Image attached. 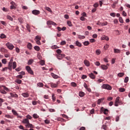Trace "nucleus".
<instances>
[{
	"instance_id": "3",
	"label": "nucleus",
	"mask_w": 130,
	"mask_h": 130,
	"mask_svg": "<svg viewBox=\"0 0 130 130\" xmlns=\"http://www.w3.org/2000/svg\"><path fill=\"white\" fill-rule=\"evenodd\" d=\"M25 69L29 74H30V75H34V72H33V70L31 69L30 66H26Z\"/></svg>"
},
{
	"instance_id": "51",
	"label": "nucleus",
	"mask_w": 130,
	"mask_h": 130,
	"mask_svg": "<svg viewBox=\"0 0 130 130\" xmlns=\"http://www.w3.org/2000/svg\"><path fill=\"white\" fill-rule=\"evenodd\" d=\"M119 21L120 23H123V19H122V17H120L119 18Z\"/></svg>"
},
{
	"instance_id": "45",
	"label": "nucleus",
	"mask_w": 130,
	"mask_h": 130,
	"mask_svg": "<svg viewBox=\"0 0 130 130\" xmlns=\"http://www.w3.org/2000/svg\"><path fill=\"white\" fill-rule=\"evenodd\" d=\"M104 49H106V50L108 49V48H109V45L106 44L105 46H104Z\"/></svg>"
},
{
	"instance_id": "14",
	"label": "nucleus",
	"mask_w": 130,
	"mask_h": 130,
	"mask_svg": "<svg viewBox=\"0 0 130 130\" xmlns=\"http://www.w3.org/2000/svg\"><path fill=\"white\" fill-rule=\"evenodd\" d=\"M47 25H53V26H55L56 25V23L54 22L53 21H51L50 20H49L47 22Z\"/></svg>"
},
{
	"instance_id": "61",
	"label": "nucleus",
	"mask_w": 130,
	"mask_h": 130,
	"mask_svg": "<svg viewBox=\"0 0 130 130\" xmlns=\"http://www.w3.org/2000/svg\"><path fill=\"white\" fill-rule=\"evenodd\" d=\"M80 20H81V21H85V20H86V18L84 17V16H81L80 18Z\"/></svg>"
},
{
	"instance_id": "63",
	"label": "nucleus",
	"mask_w": 130,
	"mask_h": 130,
	"mask_svg": "<svg viewBox=\"0 0 130 130\" xmlns=\"http://www.w3.org/2000/svg\"><path fill=\"white\" fill-rule=\"evenodd\" d=\"M94 112H95V110L94 109H91L90 112L91 114H94Z\"/></svg>"
},
{
	"instance_id": "50",
	"label": "nucleus",
	"mask_w": 130,
	"mask_h": 130,
	"mask_svg": "<svg viewBox=\"0 0 130 130\" xmlns=\"http://www.w3.org/2000/svg\"><path fill=\"white\" fill-rule=\"evenodd\" d=\"M67 44V43L66 42V41H62L60 43V45H66Z\"/></svg>"
},
{
	"instance_id": "41",
	"label": "nucleus",
	"mask_w": 130,
	"mask_h": 130,
	"mask_svg": "<svg viewBox=\"0 0 130 130\" xmlns=\"http://www.w3.org/2000/svg\"><path fill=\"white\" fill-rule=\"evenodd\" d=\"M78 37L79 39H85V36H84L78 35Z\"/></svg>"
},
{
	"instance_id": "31",
	"label": "nucleus",
	"mask_w": 130,
	"mask_h": 130,
	"mask_svg": "<svg viewBox=\"0 0 130 130\" xmlns=\"http://www.w3.org/2000/svg\"><path fill=\"white\" fill-rule=\"evenodd\" d=\"M34 49H35L37 51H39L40 50V48L39 46H36L34 47Z\"/></svg>"
},
{
	"instance_id": "58",
	"label": "nucleus",
	"mask_w": 130,
	"mask_h": 130,
	"mask_svg": "<svg viewBox=\"0 0 130 130\" xmlns=\"http://www.w3.org/2000/svg\"><path fill=\"white\" fill-rule=\"evenodd\" d=\"M96 25H99V26H103V23L99 21L97 22Z\"/></svg>"
},
{
	"instance_id": "11",
	"label": "nucleus",
	"mask_w": 130,
	"mask_h": 130,
	"mask_svg": "<svg viewBox=\"0 0 130 130\" xmlns=\"http://www.w3.org/2000/svg\"><path fill=\"white\" fill-rule=\"evenodd\" d=\"M102 40H106L107 41H108L109 40V37H107V36L104 35L101 38Z\"/></svg>"
},
{
	"instance_id": "49",
	"label": "nucleus",
	"mask_w": 130,
	"mask_h": 130,
	"mask_svg": "<svg viewBox=\"0 0 130 130\" xmlns=\"http://www.w3.org/2000/svg\"><path fill=\"white\" fill-rule=\"evenodd\" d=\"M33 59H30L28 60V64H32L33 63Z\"/></svg>"
},
{
	"instance_id": "5",
	"label": "nucleus",
	"mask_w": 130,
	"mask_h": 130,
	"mask_svg": "<svg viewBox=\"0 0 130 130\" xmlns=\"http://www.w3.org/2000/svg\"><path fill=\"white\" fill-rule=\"evenodd\" d=\"M25 126L26 128H29V127H30V128H34V126L33 125V124L30 123L29 122L28 123H27L26 124H25Z\"/></svg>"
},
{
	"instance_id": "22",
	"label": "nucleus",
	"mask_w": 130,
	"mask_h": 130,
	"mask_svg": "<svg viewBox=\"0 0 130 130\" xmlns=\"http://www.w3.org/2000/svg\"><path fill=\"white\" fill-rule=\"evenodd\" d=\"M79 96L80 97H84V96H85V92H84L83 91H80L79 92Z\"/></svg>"
},
{
	"instance_id": "39",
	"label": "nucleus",
	"mask_w": 130,
	"mask_h": 130,
	"mask_svg": "<svg viewBox=\"0 0 130 130\" xmlns=\"http://www.w3.org/2000/svg\"><path fill=\"white\" fill-rule=\"evenodd\" d=\"M118 77H120V78H121V77H123V76H124V73H118Z\"/></svg>"
},
{
	"instance_id": "12",
	"label": "nucleus",
	"mask_w": 130,
	"mask_h": 130,
	"mask_svg": "<svg viewBox=\"0 0 130 130\" xmlns=\"http://www.w3.org/2000/svg\"><path fill=\"white\" fill-rule=\"evenodd\" d=\"M13 67V63L12 62V60L9 62L8 64V69L10 71H12V67Z\"/></svg>"
},
{
	"instance_id": "38",
	"label": "nucleus",
	"mask_w": 130,
	"mask_h": 130,
	"mask_svg": "<svg viewBox=\"0 0 130 130\" xmlns=\"http://www.w3.org/2000/svg\"><path fill=\"white\" fill-rule=\"evenodd\" d=\"M15 83H17V84H21L22 83V80L20 79H16L15 80Z\"/></svg>"
},
{
	"instance_id": "1",
	"label": "nucleus",
	"mask_w": 130,
	"mask_h": 130,
	"mask_svg": "<svg viewBox=\"0 0 130 130\" xmlns=\"http://www.w3.org/2000/svg\"><path fill=\"white\" fill-rule=\"evenodd\" d=\"M102 88H103V89H106V90H112V87H111L110 85L106 84H104L102 86Z\"/></svg>"
},
{
	"instance_id": "24",
	"label": "nucleus",
	"mask_w": 130,
	"mask_h": 130,
	"mask_svg": "<svg viewBox=\"0 0 130 130\" xmlns=\"http://www.w3.org/2000/svg\"><path fill=\"white\" fill-rule=\"evenodd\" d=\"M35 41L41 40V37L40 36H37L35 39Z\"/></svg>"
},
{
	"instance_id": "34",
	"label": "nucleus",
	"mask_w": 130,
	"mask_h": 130,
	"mask_svg": "<svg viewBox=\"0 0 130 130\" xmlns=\"http://www.w3.org/2000/svg\"><path fill=\"white\" fill-rule=\"evenodd\" d=\"M45 10H46V11H48V12H50V13H52L51 9H50V8L49 7H46Z\"/></svg>"
},
{
	"instance_id": "23",
	"label": "nucleus",
	"mask_w": 130,
	"mask_h": 130,
	"mask_svg": "<svg viewBox=\"0 0 130 130\" xmlns=\"http://www.w3.org/2000/svg\"><path fill=\"white\" fill-rule=\"evenodd\" d=\"M51 76L53 77V79H58V76L54 74V73H51Z\"/></svg>"
},
{
	"instance_id": "52",
	"label": "nucleus",
	"mask_w": 130,
	"mask_h": 130,
	"mask_svg": "<svg viewBox=\"0 0 130 130\" xmlns=\"http://www.w3.org/2000/svg\"><path fill=\"white\" fill-rule=\"evenodd\" d=\"M26 119H32V116H31L30 115H27L26 116Z\"/></svg>"
},
{
	"instance_id": "7",
	"label": "nucleus",
	"mask_w": 130,
	"mask_h": 130,
	"mask_svg": "<svg viewBox=\"0 0 130 130\" xmlns=\"http://www.w3.org/2000/svg\"><path fill=\"white\" fill-rule=\"evenodd\" d=\"M64 56H66V55L64 54H57V58H58V59H62V58L64 57Z\"/></svg>"
},
{
	"instance_id": "30",
	"label": "nucleus",
	"mask_w": 130,
	"mask_h": 130,
	"mask_svg": "<svg viewBox=\"0 0 130 130\" xmlns=\"http://www.w3.org/2000/svg\"><path fill=\"white\" fill-rule=\"evenodd\" d=\"M104 100V99H99L98 101V104L99 105H100V103H101V102H102V101H103Z\"/></svg>"
},
{
	"instance_id": "47",
	"label": "nucleus",
	"mask_w": 130,
	"mask_h": 130,
	"mask_svg": "<svg viewBox=\"0 0 130 130\" xmlns=\"http://www.w3.org/2000/svg\"><path fill=\"white\" fill-rule=\"evenodd\" d=\"M11 10H16V6L11 5L10 6Z\"/></svg>"
},
{
	"instance_id": "8",
	"label": "nucleus",
	"mask_w": 130,
	"mask_h": 130,
	"mask_svg": "<svg viewBox=\"0 0 130 130\" xmlns=\"http://www.w3.org/2000/svg\"><path fill=\"white\" fill-rule=\"evenodd\" d=\"M0 51L2 52V53H8V50L4 47L1 48Z\"/></svg>"
},
{
	"instance_id": "40",
	"label": "nucleus",
	"mask_w": 130,
	"mask_h": 130,
	"mask_svg": "<svg viewBox=\"0 0 130 130\" xmlns=\"http://www.w3.org/2000/svg\"><path fill=\"white\" fill-rule=\"evenodd\" d=\"M7 38V36L5 35V34H2L1 35V38L4 39V38Z\"/></svg>"
},
{
	"instance_id": "4",
	"label": "nucleus",
	"mask_w": 130,
	"mask_h": 130,
	"mask_svg": "<svg viewBox=\"0 0 130 130\" xmlns=\"http://www.w3.org/2000/svg\"><path fill=\"white\" fill-rule=\"evenodd\" d=\"M120 98L119 96H117L115 102V106L117 107L118 106V104H120L121 103V101L119 100Z\"/></svg>"
},
{
	"instance_id": "21",
	"label": "nucleus",
	"mask_w": 130,
	"mask_h": 130,
	"mask_svg": "<svg viewBox=\"0 0 130 130\" xmlns=\"http://www.w3.org/2000/svg\"><path fill=\"white\" fill-rule=\"evenodd\" d=\"M121 51V50H120L118 49H114V53H120Z\"/></svg>"
},
{
	"instance_id": "57",
	"label": "nucleus",
	"mask_w": 130,
	"mask_h": 130,
	"mask_svg": "<svg viewBox=\"0 0 130 130\" xmlns=\"http://www.w3.org/2000/svg\"><path fill=\"white\" fill-rule=\"evenodd\" d=\"M2 63L6 64V63H7V59H2Z\"/></svg>"
},
{
	"instance_id": "62",
	"label": "nucleus",
	"mask_w": 130,
	"mask_h": 130,
	"mask_svg": "<svg viewBox=\"0 0 130 130\" xmlns=\"http://www.w3.org/2000/svg\"><path fill=\"white\" fill-rule=\"evenodd\" d=\"M94 64H95V66H100V61H96L94 63Z\"/></svg>"
},
{
	"instance_id": "13",
	"label": "nucleus",
	"mask_w": 130,
	"mask_h": 130,
	"mask_svg": "<svg viewBox=\"0 0 130 130\" xmlns=\"http://www.w3.org/2000/svg\"><path fill=\"white\" fill-rule=\"evenodd\" d=\"M21 95L24 98H28V97H29V93L28 92H23L21 94Z\"/></svg>"
},
{
	"instance_id": "37",
	"label": "nucleus",
	"mask_w": 130,
	"mask_h": 130,
	"mask_svg": "<svg viewBox=\"0 0 130 130\" xmlns=\"http://www.w3.org/2000/svg\"><path fill=\"white\" fill-rule=\"evenodd\" d=\"M67 24L69 27H72L73 26V24H72V22L71 21H67Z\"/></svg>"
},
{
	"instance_id": "46",
	"label": "nucleus",
	"mask_w": 130,
	"mask_h": 130,
	"mask_svg": "<svg viewBox=\"0 0 130 130\" xmlns=\"http://www.w3.org/2000/svg\"><path fill=\"white\" fill-rule=\"evenodd\" d=\"M44 122L46 123L47 124H49L50 123V121L48 119H46L44 120Z\"/></svg>"
},
{
	"instance_id": "17",
	"label": "nucleus",
	"mask_w": 130,
	"mask_h": 130,
	"mask_svg": "<svg viewBox=\"0 0 130 130\" xmlns=\"http://www.w3.org/2000/svg\"><path fill=\"white\" fill-rule=\"evenodd\" d=\"M29 122V119L25 118L22 121V123H24V124H27V123H28Z\"/></svg>"
},
{
	"instance_id": "25",
	"label": "nucleus",
	"mask_w": 130,
	"mask_h": 130,
	"mask_svg": "<svg viewBox=\"0 0 130 130\" xmlns=\"http://www.w3.org/2000/svg\"><path fill=\"white\" fill-rule=\"evenodd\" d=\"M76 45L77 46H78L79 47H82V44H81V43L79 42V41H76Z\"/></svg>"
},
{
	"instance_id": "44",
	"label": "nucleus",
	"mask_w": 130,
	"mask_h": 130,
	"mask_svg": "<svg viewBox=\"0 0 130 130\" xmlns=\"http://www.w3.org/2000/svg\"><path fill=\"white\" fill-rule=\"evenodd\" d=\"M33 117H34V118H39V116H38V115H37V114H34Z\"/></svg>"
},
{
	"instance_id": "19",
	"label": "nucleus",
	"mask_w": 130,
	"mask_h": 130,
	"mask_svg": "<svg viewBox=\"0 0 130 130\" xmlns=\"http://www.w3.org/2000/svg\"><path fill=\"white\" fill-rule=\"evenodd\" d=\"M0 92L2 94H7V92L6 91V89H4V87H3H3L0 88Z\"/></svg>"
},
{
	"instance_id": "6",
	"label": "nucleus",
	"mask_w": 130,
	"mask_h": 130,
	"mask_svg": "<svg viewBox=\"0 0 130 130\" xmlns=\"http://www.w3.org/2000/svg\"><path fill=\"white\" fill-rule=\"evenodd\" d=\"M101 111H102V112H104V114L106 115V114H108V109H105L103 107H102L101 108Z\"/></svg>"
},
{
	"instance_id": "56",
	"label": "nucleus",
	"mask_w": 130,
	"mask_h": 130,
	"mask_svg": "<svg viewBox=\"0 0 130 130\" xmlns=\"http://www.w3.org/2000/svg\"><path fill=\"white\" fill-rule=\"evenodd\" d=\"M18 21L20 24H22V23H23V18H18Z\"/></svg>"
},
{
	"instance_id": "32",
	"label": "nucleus",
	"mask_w": 130,
	"mask_h": 130,
	"mask_svg": "<svg viewBox=\"0 0 130 130\" xmlns=\"http://www.w3.org/2000/svg\"><path fill=\"white\" fill-rule=\"evenodd\" d=\"M95 53L97 55H100V54H101V51L100 49H98L96 50Z\"/></svg>"
},
{
	"instance_id": "59",
	"label": "nucleus",
	"mask_w": 130,
	"mask_h": 130,
	"mask_svg": "<svg viewBox=\"0 0 130 130\" xmlns=\"http://www.w3.org/2000/svg\"><path fill=\"white\" fill-rule=\"evenodd\" d=\"M0 22L1 24H2V25H4V26H6V25H7V23H6V21H1Z\"/></svg>"
},
{
	"instance_id": "53",
	"label": "nucleus",
	"mask_w": 130,
	"mask_h": 130,
	"mask_svg": "<svg viewBox=\"0 0 130 130\" xmlns=\"http://www.w3.org/2000/svg\"><path fill=\"white\" fill-rule=\"evenodd\" d=\"M119 91L120 92H124V91H125V89L122 88H120L119 89Z\"/></svg>"
},
{
	"instance_id": "55",
	"label": "nucleus",
	"mask_w": 130,
	"mask_h": 130,
	"mask_svg": "<svg viewBox=\"0 0 130 130\" xmlns=\"http://www.w3.org/2000/svg\"><path fill=\"white\" fill-rule=\"evenodd\" d=\"M71 85L72 86V87H77V84L75 82H72Z\"/></svg>"
},
{
	"instance_id": "43",
	"label": "nucleus",
	"mask_w": 130,
	"mask_h": 130,
	"mask_svg": "<svg viewBox=\"0 0 130 130\" xmlns=\"http://www.w3.org/2000/svg\"><path fill=\"white\" fill-rule=\"evenodd\" d=\"M7 19H8V20H10V21H13L14 20L10 15H8L7 16Z\"/></svg>"
},
{
	"instance_id": "48",
	"label": "nucleus",
	"mask_w": 130,
	"mask_h": 130,
	"mask_svg": "<svg viewBox=\"0 0 130 130\" xmlns=\"http://www.w3.org/2000/svg\"><path fill=\"white\" fill-rule=\"evenodd\" d=\"M124 83H127L128 82V77H126L124 80Z\"/></svg>"
},
{
	"instance_id": "29",
	"label": "nucleus",
	"mask_w": 130,
	"mask_h": 130,
	"mask_svg": "<svg viewBox=\"0 0 130 130\" xmlns=\"http://www.w3.org/2000/svg\"><path fill=\"white\" fill-rule=\"evenodd\" d=\"M16 68H17V63L14 61L13 63V70H15V69H16Z\"/></svg>"
},
{
	"instance_id": "36",
	"label": "nucleus",
	"mask_w": 130,
	"mask_h": 130,
	"mask_svg": "<svg viewBox=\"0 0 130 130\" xmlns=\"http://www.w3.org/2000/svg\"><path fill=\"white\" fill-rule=\"evenodd\" d=\"M5 117H7V118H11V119H13V118H14L13 116H12L10 115H6Z\"/></svg>"
},
{
	"instance_id": "42",
	"label": "nucleus",
	"mask_w": 130,
	"mask_h": 130,
	"mask_svg": "<svg viewBox=\"0 0 130 130\" xmlns=\"http://www.w3.org/2000/svg\"><path fill=\"white\" fill-rule=\"evenodd\" d=\"M40 64L41 66H44V64H45V61L44 60H41L40 61Z\"/></svg>"
},
{
	"instance_id": "2",
	"label": "nucleus",
	"mask_w": 130,
	"mask_h": 130,
	"mask_svg": "<svg viewBox=\"0 0 130 130\" xmlns=\"http://www.w3.org/2000/svg\"><path fill=\"white\" fill-rule=\"evenodd\" d=\"M6 46H7V47L9 48L10 50H13V49H14V48L15 47V46H14V45H13L10 42H8L7 43H6Z\"/></svg>"
},
{
	"instance_id": "26",
	"label": "nucleus",
	"mask_w": 130,
	"mask_h": 130,
	"mask_svg": "<svg viewBox=\"0 0 130 130\" xmlns=\"http://www.w3.org/2000/svg\"><path fill=\"white\" fill-rule=\"evenodd\" d=\"M4 102H5V100L0 98V107H2V106H3V103Z\"/></svg>"
},
{
	"instance_id": "16",
	"label": "nucleus",
	"mask_w": 130,
	"mask_h": 130,
	"mask_svg": "<svg viewBox=\"0 0 130 130\" xmlns=\"http://www.w3.org/2000/svg\"><path fill=\"white\" fill-rule=\"evenodd\" d=\"M11 97L14 98H18L19 95L15 93H10Z\"/></svg>"
},
{
	"instance_id": "9",
	"label": "nucleus",
	"mask_w": 130,
	"mask_h": 130,
	"mask_svg": "<svg viewBox=\"0 0 130 130\" xmlns=\"http://www.w3.org/2000/svg\"><path fill=\"white\" fill-rule=\"evenodd\" d=\"M32 14L37 16V15H39L40 14V11L39 10H35L32 11Z\"/></svg>"
},
{
	"instance_id": "33",
	"label": "nucleus",
	"mask_w": 130,
	"mask_h": 130,
	"mask_svg": "<svg viewBox=\"0 0 130 130\" xmlns=\"http://www.w3.org/2000/svg\"><path fill=\"white\" fill-rule=\"evenodd\" d=\"M83 44L85 45V46H88V45L90 44V42H89V41H85L83 42Z\"/></svg>"
},
{
	"instance_id": "18",
	"label": "nucleus",
	"mask_w": 130,
	"mask_h": 130,
	"mask_svg": "<svg viewBox=\"0 0 130 130\" xmlns=\"http://www.w3.org/2000/svg\"><path fill=\"white\" fill-rule=\"evenodd\" d=\"M88 76H89V78L90 79H92V80H94V79H95V78L96 77L95 76V75H94V74H93V73H90V74H88Z\"/></svg>"
},
{
	"instance_id": "27",
	"label": "nucleus",
	"mask_w": 130,
	"mask_h": 130,
	"mask_svg": "<svg viewBox=\"0 0 130 130\" xmlns=\"http://www.w3.org/2000/svg\"><path fill=\"white\" fill-rule=\"evenodd\" d=\"M12 112L13 114L14 115H15V116H17V115H18V112H17L16 111V110H12Z\"/></svg>"
},
{
	"instance_id": "35",
	"label": "nucleus",
	"mask_w": 130,
	"mask_h": 130,
	"mask_svg": "<svg viewBox=\"0 0 130 130\" xmlns=\"http://www.w3.org/2000/svg\"><path fill=\"white\" fill-rule=\"evenodd\" d=\"M37 86H38V87H43L44 84L42 82H39L37 84Z\"/></svg>"
},
{
	"instance_id": "10",
	"label": "nucleus",
	"mask_w": 130,
	"mask_h": 130,
	"mask_svg": "<svg viewBox=\"0 0 130 130\" xmlns=\"http://www.w3.org/2000/svg\"><path fill=\"white\" fill-rule=\"evenodd\" d=\"M107 66H109V64H107V65L102 64L101 66V69L104 71H105L108 69Z\"/></svg>"
},
{
	"instance_id": "28",
	"label": "nucleus",
	"mask_w": 130,
	"mask_h": 130,
	"mask_svg": "<svg viewBox=\"0 0 130 130\" xmlns=\"http://www.w3.org/2000/svg\"><path fill=\"white\" fill-rule=\"evenodd\" d=\"M27 48H28V49H32V44L28 43L27 44Z\"/></svg>"
},
{
	"instance_id": "20",
	"label": "nucleus",
	"mask_w": 130,
	"mask_h": 130,
	"mask_svg": "<svg viewBox=\"0 0 130 130\" xmlns=\"http://www.w3.org/2000/svg\"><path fill=\"white\" fill-rule=\"evenodd\" d=\"M84 64H85L86 67H90V62L87 60H84Z\"/></svg>"
},
{
	"instance_id": "54",
	"label": "nucleus",
	"mask_w": 130,
	"mask_h": 130,
	"mask_svg": "<svg viewBox=\"0 0 130 130\" xmlns=\"http://www.w3.org/2000/svg\"><path fill=\"white\" fill-rule=\"evenodd\" d=\"M56 52H57V53H58V54H61L62 51H61V50H60V49H57L56 50Z\"/></svg>"
},
{
	"instance_id": "60",
	"label": "nucleus",
	"mask_w": 130,
	"mask_h": 130,
	"mask_svg": "<svg viewBox=\"0 0 130 130\" xmlns=\"http://www.w3.org/2000/svg\"><path fill=\"white\" fill-rule=\"evenodd\" d=\"M52 99L53 101L54 102V101H55V96H54V94H52Z\"/></svg>"
},
{
	"instance_id": "64",
	"label": "nucleus",
	"mask_w": 130,
	"mask_h": 130,
	"mask_svg": "<svg viewBox=\"0 0 130 130\" xmlns=\"http://www.w3.org/2000/svg\"><path fill=\"white\" fill-rule=\"evenodd\" d=\"M32 105H37V102L34 101L32 102Z\"/></svg>"
},
{
	"instance_id": "15",
	"label": "nucleus",
	"mask_w": 130,
	"mask_h": 130,
	"mask_svg": "<svg viewBox=\"0 0 130 130\" xmlns=\"http://www.w3.org/2000/svg\"><path fill=\"white\" fill-rule=\"evenodd\" d=\"M50 85L51 87V88H57V83L55 84V83H53L52 82L50 83Z\"/></svg>"
}]
</instances>
